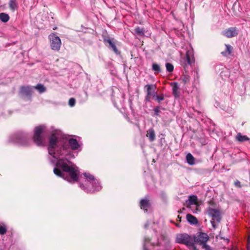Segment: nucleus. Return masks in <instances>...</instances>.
Segmentation results:
<instances>
[{"instance_id": "12", "label": "nucleus", "mask_w": 250, "mask_h": 250, "mask_svg": "<svg viewBox=\"0 0 250 250\" xmlns=\"http://www.w3.org/2000/svg\"><path fill=\"white\" fill-rule=\"evenodd\" d=\"M146 136L150 142H153L155 140V133L153 128H150L147 131Z\"/></svg>"}, {"instance_id": "2", "label": "nucleus", "mask_w": 250, "mask_h": 250, "mask_svg": "<svg viewBox=\"0 0 250 250\" xmlns=\"http://www.w3.org/2000/svg\"><path fill=\"white\" fill-rule=\"evenodd\" d=\"M83 175L84 179H82V177H81L79 186L85 192L93 193L101 189L102 186L93 175L86 172L83 173Z\"/></svg>"}, {"instance_id": "38", "label": "nucleus", "mask_w": 250, "mask_h": 250, "mask_svg": "<svg viewBox=\"0 0 250 250\" xmlns=\"http://www.w3.org/2000/svg\"><path fill=\"white\" fill-rule=\"evenodd\" d=\"M158 244H158V242H157V243H152V245H158Z\"/></svg>"}, {"instance_id": "31", "label": "nucleus", "mask_w": 250, "mask_h": 250, "mask_svg": "<svg viewBox=\"0 0 250 250\" xmlns=\"http://www.w3.org/2000/svg\"><path fill=\"white\" fill-rule=\"evenodd\" d=\"M149 240L148 238H145L144 239V243L143 245L144 250H148L146 248V243L147 242H149Z\"/></svg>"}, {"instance_id": "18", "label": "nucleus", "mask_w": 250, "mask_h": 250, "mask_svg": "<svg viewBox=\"0 0 250 250\" xmlns=\"http://www.w3.org/2000/svg\"><path fill=\"white\" fill-rule=\"evenodd\" d=\"M172 87V92L173 95L175 97H178L179 96V86L178 84L176 83H174L173 84Z\"/></svg>"}, {"instance_id": "28", "label": "nucleus", "mask_w": 250, "mask_h": 250, "mask_svg": "<svg viewBox=\"0 0 250 250\" xmlns=\"http://www.w3.org/2000/svg\"><path fill=\"white\" fill-rule=\"evenodd\" d=\"M152 69L156 72H160V66L156 63H153L152 65Z\"/></svg>"}, {"instance_id": "22", "label": "nucleus", "mask_w": 250, "mask_h": 250, "mask_svg": "<svg viewBox=\"0 0 250 250\" xmlns=\"http://www.w3.org/2000/svg\"><path fill=\"white\" fill-rule=\"evenodd\" d=\"M135 33L137 35L143 36L145 35V30L144 28L137 27L135 29Z\"/></svg>"}, {"instance_id": "27", "label": "nucleus", "mask_w": 250, "mask_h": 250, "mask_svg": "<svg viewBox=\"0 0 250 250\" xmlns=\"http://www.w3.org/2000/svg\"><path fill=\"white\" fill-rule=\"evenodd\" d=\"M166 66L167 70V71H168L169 72L173 71L174 67L172 64H171L170 63H167Z\"/></svg>"}, {"instance_id": "25", "label": "nucleus", "mask_w": 250, "mask_h": 250, "mask_svg": "<svg viewBox=\"0 0 250 250\" xmlns=\"http://www.w3.org/2000/svg\"><path fill=\"white\" fill-rule=\"evenodd\" d=\"M35 88L40 92L43 93L45 91V87L41 84H37Z\"/></svg>"}, {"instance_id": "35", "label": "nucleus", "mask_w": 250, "mask_h": 250, "mask_svg": "<svg viewBox=\"0 0 250 250\" xmlns=\"http://www.w3.org/2000/svg\"><path fill=\"white\" fill-rule=\"evenodd\" d=\"M234 185L236 187H241L240 182L239 181H238V180L234 182Z\"/></svg>"}, {"instance_id": "7", "label": "nucleus", "mask_w": 250, "mask_h": 250, "mask_svg": "<svg viewBox=\"0 0 250 250\" xmlns=\"http://www.w3.org/2000/svg\"><path fill=\"white\" fill-rule=\"evenodd\" d=\"M193 239L194 244L196 243L202 246L207 242L209 239V237L206 233L199 232Z\"/></svg>"}, {"instance_id": "14", "label": "nucleus", "mask_w": 250, "mask_h": 250, "mask_svg": "<svg viewBox=\"0 0 250 250\" xmlns=\"http://www.w3.org/2000/svg\"><path fill=\"white\" fill-rule=\"evenodd\" d=\"M149 202L146 199H142L140 201L141 208L147 211V208L149 207Z\"/></svg>"}, {"instance_id": "6", "label": "nucleus", "mask_w": 250, "mask_h": 250, "mask_svg": "<svg viewBox=\"0 0 250 250\" xmlns=\"http://www.w3.org/2000/svg\"><path fill=\"white\" fill-rule=\"evenodd\" d=\"M49 39L51 49L55 51L59 50L62 44L60 38L55 34H52L49 36Z\"/></svg>"}, {"instance_id": "39", "label": "nucleus", "mask_w": 250, "mask_h": 250, "mask_svg": "<svg viewBox=\"0 0 250 250\" xmlns=\"http://www.w3.org/2000/svg\"><path fill=\"white\" fill-rule=\"evenodd\" d=\"M248 241L249 243H250V238H249V239L248 240Z\"/></svg>"}, {"instance_id": "20", "label": "nucleus", "mask_w": 250, "mask_h": 250, "mask_svg": "<svg viewBox=\"0 0 250 250\" xmlns=\"http://www.w3.org/2000/svg\"><path fill=\"white\" fill-rule=\"evenodd\" d=\"M199 204L197 203L191 206H188L187 208H189L193 213H197L199 211Z\"/></svg>"}, {"instance_id": "16", "label": "nucleus", "mask_w": 250, "mask_h": 250, "mask_svg": "<svg viewBox=\"0 0 250 250\" xmlns=\"http://www.w3.org/2000/svg\"><path fill=\"white\" fill-rule=\"evenodd\" d=\"M187 205L188 206H191L192 205L197 204V197L196 196H190L189 197V199L186 202Z\"/></svg>"}, {"instance_id": "1", "label": "nucleus", "mask_w": 250, "mask_h": 250, "mask_svg": "<svg viewBox=\"0 0 250 250\" xmlns=\"http://www.w3.org/2000/svg\"><path fill=\"white\" fill-rule=\"evenodd\" d=\"M68 142L70 149L60 142L56 134L53 133L49 137L48 150L49 155L54 159L51 162L56 166L53 170L55 174L73 183L78 180L79 170L76 165L70 161L77 155V153L75 155L71 150L81 151L82 144L74 138L69 139Z\"/></svg>"}, {"instance_id": "9", "label": "nucleus", "mask_w": 250, "mask_h": 250, "mask_svg": "<svg viewBox=\"0 0 250 250\" xmlns=\"http://www.w3.org/2000/svg\"><path fill=\"white\" fill-rule=\"evenodd\" d=\"M237 30L236 27L229 28L222 32V34L227 38H232L237 35Z\"/></svg>"}, {"instance_id": "4", "label": "nucleus", "mask_w": 250, "mask_h": 250, "mask_svg": "<svg viewBox=\"0 0 250 250\" xmlns=\"http://www.w3.org/2000/svg\"><path fill=\"white\" fill-rule=\"evenodd\" d=\"M176 242L177 243L183 244L188 247H192L194 250L196 248L194 245V241L193 238L187 234H180L177 235Z\"/></svg>"}, {"instance_id": "5", "label": "nucleus", "mask_w": 250, "mask_h": 250, "mask_svg": "<svg viewBox=\"0 0 250 250\" xmlns=\"http://www.w3.org/2000/svg\"><path fill=\"white\" fill-rule=\"evenodd\" d=\"M45 129V126L44 125H40L35 128L33 141L38 146L44 145V139L41 136V134Z\"/></svg>"}, {"instance_id": "37", "label": "nucleus", "mask_w": 250, "mask_h": 250, "mask_svg": "<svg viewBox=\"0 0 250 250\" xmlns=\"http://www.w3.org/2000/svg\"><path fill=\"white\" fill-rule=\"evenodd\" d=\"M248 250H250V246L249 245L247 247Z\"/></svg>"}, {"instance_id": "8", "label": "nucleus", "mask_w": 250, "mask_h": 250, "mask_svg": "<svg viewBox=\"0 0 250 250\" xmlns=\"http://www.w3.org/2000/svg\"><path fill=\"white\" fill-rule=\"evenodd\" d=\"M187 63L184 66L185 69L188 67V65H191L194 62V58L193 50L192 48H190L186 52Z\"/></svg>"}, {"instance_id": "24", "label": "nucleus", "mask_w": 250, "mask_h": 250, "mask_svg": "<svg viewBox=\"0 0 250 250\" xmlns=\"http://www.w3.org/2000/svg\"><path fill=\"white\" fill-rule=\"evenodd\" d=\"M225 46L226 47V51L222 52V54L224 55H226L227 54L230 55L232 49V47L229 44H225Z\"/></svg>"}, {"instance_id": "36", "label": "nucleus", "mask_w": 250, "mask_h": 250, "mask_svg": "<svg viewBox=\"0 0 250 250\" xmlns=\"http://www.w3.org/2000/svg\"><path fill=\"white\" fill-rule=\"evenodd\" d=\"M147 226H148L147 223H146V224L145 225V228H146L147 227Z\"/></svg>"}, {"instance_id": "32", "label": "nucleus", "mask_w": 250, "mask_h": 250, "mask_svg": "<svg viewBox=\"0 0 250 250\" xmlns=\"http://www.w3.org/2000/svg\"><path fill=\"white\" fill-rule=\"evenodd\" d=\"M202 247L205 250H212L211 248L208 245H207L206 243L202 245Z\"/></svg>"}, {"instance_id": "15", "label": "nucleus", "mask_w": 250, "mask_h": 250, "mask_svg": "<svg viewBox=\"0 0 250 250\" xmlns=\"http://www.w3.org/2000/svg\"><path fill=\"white\" fill-rule=\"evenodd\" d=\"M236 139L239 142H243L249 141L250 138L246 135H243L241 133H239L236 136Z\"/></svg>"}, {"instance_id": "11", "label": "nucleus", "mask_w": 250, "mask_h": 250, "mask_svg": "<svg viewBox=\"0 0 250 250\" xmlns=\"http://www.w3.org/2000/svg\"><path fill=\"white\" fill-rule=\"evenodd\" d=\"M32 93V88L30 86H22L20 89V94L23 97L30 96Z\"/></svg>"}, {"instance_id": "34", "label": "nucleus", "mask_w": 250, "mask_h": 250, "mask_svg": "<svg viewBox=\"0 0 250 250\" xmlns=\"http://www.w3.org/2000/svg\"><path fill=\"white\" fill-rule=\"evenodd\" d=\"M154 111L156 115H158L159 113L160 112L159 107H156V108H155L154 109Z\"/></svg>"}, {"instance_id": "29", "label": "nucleus", "mask_w": 250, "mask_h": 250, "mask_svg": "<svg viewBox=\"0 0 250 250\" xmlns=\"http://www.w3.org/2000/svg\"><path fill=\"white\" fill-rule=\"evenodd\" d=\"M6 232V226L3 225L1 226L0 225V234H4Z\"/></svg>"}, {"instance_id": "13", "label": "nucleus", "mask_w": 250, "mask_h": 250, "mask_svg": "<svg viewBox=\"0 0 250 250\" xmlns=\"http://www.w3.org/2000/svg\"><path fill=\"white\" fill-rule=\"evenodd\" d=\"M9 6L12 12H14L18 8V4L17 0H10L9 2Z\"/></svg>"}, {"instance_id": "30", "label": "nucleus", "mask_w": 250, "mask_h": 250, "mask_svg": "<svg viewBox=\"0 0 250 250\" xmlns=\"http://www.w3.org/2000/svg\"><path fill=\"white\" fill-rule=\"evenodd\" d=\"M68 104L70 106H73L75 104V100L74 98H70L69 100Z\"/></svg>"}, {"instance_id": "26", "label": "nucleus", "mask_w": 250, "mask_h": 250, "mask_svg": "<svg viewBox=\"0 0 250 250\" xmlns=\"http://www.w3.org/2000/svg\"><path fill=\"white\" fill-rule=\"evenodd\" d=\"M182 81L185 84L188 83L190 81V76L188 74H184L182 77Z\"/></svg>"}, {"instance_id": "33", "label": "nucleus", "mask_w": 250, "mask_h": 250, "mask_svg": "<svg viewBox=\"0 0 250 250\" xmlns=\"http://www.w3.org/2000/svg\"><path fill=\"white\" fill-rule=\"evenodd\" d=\"M156 99L159 102H161L164 99V97L163 95H161L160 96H156Z\"/></svg>"}, {"instance_id": "19", "label": "nucleus", "mask_w": 250, "mask_h": 250, "mask_svg": "<svg viewBox=\"0 0 250 250\" xmlns=\"http://www.w3.org/2000/svg\"><path fill=\"white\" fill-rule=\"evenodd\" d=\"M187 163L189 165H193L195 164V159L194 157L190 154L188 153L186 156Z\"/></svg>"}, {"instance_id": "21", "label": "nucleus", "mask_w": 250, "mask_h": 250, "mask_svg": "<svg viewBox=\"0 0 250 250\" xmlns=\"http://www.w3.org/2000/svg\"><path fill=\"white\" fill-rule=\"evenodd\" d=\"M0 20L2 21L6 22L9 20V17L8 14L4 13H1L0 14Z\"/></svg>"}, {"instance_id": "10", "label": "nucleus", "mask_w": 250, "mask_h": 250, "mask_svg": "<svg viewBox=\"0 0 250 250\" xmlns=\"http://www.w3.org/2000/svg\"><path fill=\"white\" fill-rule=\"evenodd\" d=\"M146 87L147 90V95L146 98L147 101H149L150 97L155 95L156 87L153 84H147L146 85Z\"/></svg>"}, {"instance_id": "17", "label": "nucleus", "mask_w": 250, "mask_h": 250, "mask_svg": "<svg viewBox=\"0 0 250 250\" xmlns=\"http://www.w3.org/2000/svg\"><path fill=\"white\" fill-rule=\"evenodd\" d=\"M187 219L191 224L196 225L198 223V220L196 218L190 214L187 215Z\"/></svg>"}, {"instance_id": "23", "label": "nucleus", "mask_w": 250, "mask_h": 250, "mask_svg": "<svg viewBox=\"0 0 250 250\" xmlns=\"http://www.w3.org/2000/svg\"><path fill=\"white\" fill-rule=\"evenodd\" d=\"M105 41L109 43L110 47L112 48V49L113 50V51L115 53H117L118 51V50H117V48L115 43L114 42H112V41L110 39L106 40Z\"/></svg>"}, {"instance_id": "3", "label": "nucleus", "mask_w": 250, "mask_h": 250, "mask_svg": "<svg viewBox=\"0 0 250 250\" xmlns=\"http://www.w3.org/2000/svg\"><path fill=\"white\" fill-rule=\"evenodd\" d=\"M206 212L207 214L211 218L210 221L212 226L215 229L217 224H218L221 220V212L220 209L218 208H214L213 204L207 208Z\"/></svg>"}]
</instances>
